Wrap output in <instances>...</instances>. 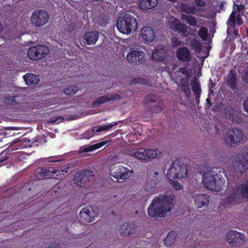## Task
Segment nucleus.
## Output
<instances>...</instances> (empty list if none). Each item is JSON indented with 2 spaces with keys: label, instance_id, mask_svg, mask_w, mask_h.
<instances>
[{
  "label": "nucleus",
  "instance_id": "obj_1",
  "mask_svg": "<svg viewBox=\"0 0 248 248\" xmlns=\"http://www.w3.org/2000/svg\"><path fill=\"white\" fill-rule=\"evenodd\" d=\"M174 198L173 194L168 193L155 197L148 208L149 216L154 218L164 217L171 210Z\"/></svg>",
  "mask_w": 248,
  "mask_h": 248
},
{
  "label": "nucleus",
  "instance_id": "obj_2",
  "mask_svg": "<svg viewBox=\"0 0 248 248\" xmlns=\"http://www.w3.org/2000/svg\"><path fill=\"white\" fill-rule=\"evenodd\" d=\"M116 27L120 32L129 34L136 31L137 28V21L135 17L130 14H126L118 18Z\"/></svg>",
  "mask_w": 248,
  "mask_h": 248
},
{
  "label": "nucleus",
  "instance_id": "obj_3",
  "mask_svg": "<svg viewBox=\"0 0 248 248\" xmlns=\"http://www.w3.org/2000/svg\"><path fill=\"white\" fill-rule=\"evenodd\" d=\"M218 178L217 171L210 170L203 174L202 182L206 188L213 191H219L222 188V185Z\"/></svg>",
  "mask_w": 248,
  "mask_h": 248
},
{
  "label": "nucleus",
  "instance_id": "obj_4",
  "mask_svg": "<svg viewBox=\"0 0 248 248\" xmlns=\"http://www.w3.org/2000/svg\"><path fill=\"white\" fill-rule=\"evenodd\" d=\"M188 169L186 164L179 159L175 160L168 170L167 177L170 179H181L186 177L187 174Z\"/></svg>",
  "mask_w": 248,
  "mask_h": 248
},
{
  "label": "nucleus",
  "instance_id": "obj_5",
  "mask_svg": "<svg viewBox=\"0 0 248 248\" xmlns=\"http://www.w3.org/2000/svg\"><path fill=\"white\" fill-rule=\"evenodd\" d=\"M243 23L242 16L232 11L226 21L227 32L236 38L239 34V27Z\"/></svg>",
  "mask_w": 248,
  "mask_h": 248
},
{
  "label": "nucleus",
  "instance_id": "obj_6",
  "mask_svg": "<svg viewBox=\"0 0 248 248\" xmlns=\"http://www.w3.org/2000/svg\"><path fill=\"white\" fill-rule=\"evenodd\" d=\"M144 107L152 113H157L163 108V104L159 97L154 94H150L145 97Z\"/></svg>",
  "mask_w": 248,
  "mask_h": 248
},
{
  "label": "nucleus",
  "instance_id": "obj_7",
  "mask_svg": "<svg viewBox=\"0 0 248 248\" xmlns=\"http://www.w3.org/2000/svg\"><path fill=\"white\" fill-rule=\"evenodd\" d=\"M47 47L44 45H38L29 48L28 50V56L31 60L38 61L43 59L48 53Z\"/></svg>",
  "mask_w": 248,
  "mask_h": 248
},
{
  "label": "nucleus",
  "instance_id": "obj_8",
  "mask_svg": "<svg viewBox=\"0 0 248 248\" xmlns=\"http://www.w3.org/2000/svg\"><path fill=\"white\" fill-rule=\"evenodd\" d=\"M48 19L49 15L46 11L44 10H37L32 14L31 21L34 26L41 27L48 21Z\"/></svg>",
  "mask_w": 248,
  "mask_h": 248
},
{
  "label": "nucleus",
  "instance_id": "obj_9",
  "mask_svg": "<svg viewBox=\"0 0 248 248\" xmlns=\"http://www.w3.org/2000/svg\"><path fill=\"white\" fill-rule=\"evenodd\" d=\"M243 132L238 128L229 130L224 136L225 143L229 145L236 144L241 141Z\"/></svg>",
  "mask_w": 248,
  "mask_h": 248
},
{
  "label": "nucleus",
  "instance_id": "obj_10",
  "mask_svg": "<svg viewBox=\"0 0 248 248\" xmlns=\"http://www.w3.org/2000/svg\"><path fill=\"white\" fill-rule=\"evenodd\" d=\"M132 172V171L127 168L119 165L116 166L110 170L111 175L117 181L128 179Z\"/></svg>",
  "mask_w": 248,
  "mask_h": 248
},
{
  "label": "nucleus",
  "instance_id": "obj_11",
  "mask_svg": "<svg viewBox=\"0 0 248 248\" xmlns=\"http://www.w3.org/2000/svg\"><path fill=\"white\" fill-rule=\"evenodd\" d=\"M157 155L155 150L140 148L133 154V156L142 161H147L151 158H154Z\"/></svg>",
  "mask_w": 248,
  "mask_h": 248
},
{
  "label": "nucleus",
  "instance_id": "obj_12",
  "mask_svg": "<svg viewBox=\"0 0 248 248\" xmlns=\"http://www.w3.org/2000/svg\"><path fill=\"white\" fill-rule=\"evenodd\" d=\"M146 57V55L143 51L132 48L127 55L126 59L129 62L142 63Z\"/></svg>",
  "mask_w": 248,
  "mask_h": 248
},
{
  "label": "nucleus",
  "instance_id": "obj_13",
  "mask_svg": "<svg viewBox=\"0 0 248 248\" xmlns=\"http://www.w3.org/2000/svg\"><path fill=\"white\" fill-rule=\"evenodd\" d=\"M245 235L236 231L231 230L226 234V240L232 247L238 246L245 241Z\"/></svg>",
  "mask_w": 248,
  "mask_h": 248
},
{
  "label": "nucleus",
  "instance_id": "obj_14",
  "mask_svg": "<svg viewBox=\"0 0 248 248\" xmlns=\"http://www.w3.org/2000/svg\"><path fill=\"white\" fill-rule=\"evenodd\" d=\"M59 170L50 168L47 169L46 168L38 169L35 172V177L39 180L43 179L45 178H51L54 177V174L58 175V172Z\"/></svg>",
  "mask_w": 248,
  "mask_h": 248
},
{
  "label": "nucleus",
  "instance_id": "obj_15",
  "mask_svg": "<svg viewBox=\"0 0 248 248\" xmlns=\"http://www.w3.org/2000/svg\"><path fill=\"white\" fill-rule=\"evenodd\" d=\"M158 173L157 171L155 172L153 176L149 175L147 177L145 185V190L149 194H153L155 192V186L159 182L158 179Z\"/></svg>",
  "mask_w": 248,
  "mask_h": 248
},
{
  "label": "nucleus",
  "instance_id": "obj_16",
  "mask_svg": "<svg viewBox=\"0 0 248 248\" xmlns=\"http://www.w3.org/2000/svg\"><path fill=\"white\" fill-rule=\"evenodd\" d=\"M121 98L120 95L115 93H111L108 95L101 96L92 102V106L94 107H98L107 102L119 100Z\"/></svg>",
  "mask_w": 248,
  "mask_h": 248
},
{
  "label": "nucleus",
  "instance_id": "obj_17",
  "mask_svg": "<svg viewBox=\"0 0 248 248\" xmlns=\"http://www.w3.org/2000/svg\"><path fill=\"white\" fill-rule=\"evenodd\" d=\"M98 38L99 32L98 31H88L83 35L82 42L85 45H94L98 40Z\"/></svg>",
  "mask_w": 248,
  "mask_h": 248
},
{
  "label": "nucleus",
  "instance_id": "obj_18",
  "mask_svg": "<svg viewBox=\"0 0 248 248\" xmlns=\"http://www.w3.org/2000/svg\"><path fill=\"white\" fill-rule=\"evenodd\" d=\"M168 50L166 47H158L152 53V59L156 62H162L167 57Z\"/></svg>",
  "mask_w": 248,
  "mask_h": 248
},
{
  "label": "nucleus",
  "instance_id": "obj_19",
  "mask_svg": "<svg viewBox=\"0 0 248 248\" xmlns=\"http://www.w3.org/2000/svg\"><path fill=\"white\" fill-rule=\"evenodd\" d=\"M91 175L92 172L90 170H80L77 172L73 179V181L77 186H81L83 181H85Z\"/></svg>",
  "mask_w": 248,
  "mask_h": 248
},
{
  "label": "nucleus",
  "instance_id": "obj_20",
  "mask_svg": "<svg viewBox=\"0 0 248 248\" xmlns=\"http://www.w3.org/2000/svg\"><path fill=\"white\" fill-rule=\"evenodd\" d=\"M172 27L178 33H182L185 37L189 35L190 32L188 30L190 28L185 24L182 23L179 20H175L172 22Z\"/></svg>",
  "mask_w": 248,
  "mask_h": 248
},
{
  "label": "nucleus",
  "instance_id": "obj_21",
  "mask_svg": "<svg viewBox=\"0 0 248 248\" xmlns=\"http://www.w3.org/2000/svg\"><path fill=\"white\" fill-rule=\"evenodd\" d=\"M96 216V213L93 211L91 212L88 207L83 208L79 213L80 219L83 221L88 222L94 221Z\"/></svg>",
  "mask_w": 248,
  "mask_h": 248
},
{
  "label": "nucleus",
  "instance_id": "obj_22",
  "mask_svg": "<svg viewBox=\"0 0 248 248\" xmlns=\"http://www.w3.org/2000/svg\"><path fill=\"white\" fill-rule=\"evenodd\" d=\"M141 38L146 42H151L155 39V33L153 29L146 26L140 31Z\"/></svg>",
  "mask_w": 248,
  "mask_h": 248
},
{
  "label": "nucleus",
  "instance_id": "obj_23",
  "mask_svg": "<svg viewBox=\"0 0 248 248\" xmlns=\"http://www.w3.org/2000/svg\"><path fill=\"white\" fill-rule=\"evenodd\" d=\"M209 196L207 194L196 195L194 197L195 205L198 208H201L208 205L209 202Z\"/></svg>",
  "mask_w": 248,
  "mask_h": 248
},
{
  "label": "nucleus",
  "instance_id": "obj_24",
  "mask_svg": "<svg viewBox=\"0 0 248 248\" xmlns=\"http://www.w3.org/2000/svg\"><path fill=\"white\" fill-rule=\"evenodd\" d=\"M176 56L179 61L183 62H189L191 59V54L188 48L182 47L176 51Z\"/></svg>",
  "mask_w": 248,
  "mask_h": 248
},
{
  "label": "nucleus",
  "instance_id": "obj_25",
  "mask_svg": "<svg viewBox=\"0 0 248 248\" xmlns=\"http://www.w3.org/2000/svg\"><path fill=\"white\" fill-rule=\"evenodd\" d=\"M227 85L232 91L235 92L238 90L237 88V78L236 72L230 70L227 76Z\"/></svg>",
  "mask_w": 248,
  "mask_h": 248
},
{
  "label": "nucleus",
  "instance_id": "obj_26",
  "mask_svg": "<svg viewBox=\"0 0 248 248\" xmlns=\"http://www.w3.org/2000/svg\"><path fill=\"white\" fill-rule=\"evenodd\" d=\"M240 196L241 194L239 192V190L234 189L225 198L224 202L226 204H237L239 202Z\"/></svg>",
  "mask_w": 248,
  "mask_h": 248
},
{
  "label": "nucleus",
  "instance_id": "obj_27",
  "mask_svg": "<svg viewBox=\"0 0 248 248\" xmlns=\"http://www.w3.org/2000/svg\"><path fill=\"white\" fill-rule=\"evenodd\" d=\"M136 226L134 223L129 222L123 224L120 229V233L123 236H127L132 234L135 231Z\"/></svg>",
  "mask_w": 248,
  "mask_h": 248
},
{
  "label": "nucleus",
  "instance_id": "obj_28",
  "mask_svg": "<svg viewBox=\"0 0 248 248\" xmlns=\"http://www.w3.org/2000/svg\"><path fill=\"white\" fill-rule=\"evenodd\" d=\"M186 43L195 51L200 52L202 50V44L196 37H188L186 40Z\"/></svg>",
  "mask_w": 248,
  "mask_h": 248
},
{
  "label": "nucleus",
  "instance_id": "obj_29",
  "mask_svg": "<svg viewBox=\"0 0 248 248\" xmlns=\"http://www.w3.org/2000/svg\"><path fill=\"white\" fill-rule=\"evenodd\" d=\"M192 90L195 96L196 102L199 103L201 96V88L199 81L194 78L191 80Z\"/></svg>",
  "mask_w": 248,
  "mask_h": 248
},
{
  "label": "nucleus",
  "instance_id": "obj_30",
  "mask_svg": "<svg viewBox=\"0 0 248 248\" xmlns=\"http://www.w3.org/2000/svg\"><path fill=\"white\" fill-rule=\"evenodd\" d=\"M158 3V0H141L139 6L141 10H147L155 7Z\"/></svg>",
  "mask_w": 248,
  "mask_h": 248
},
{
  "label": "nucleus",
  "instance_id": "obj_31",
  "mask_svg": "<svg viewBox=\"0 0 248 248\" xmlns=\"http://www.w3.org/2000/svg\"><path fill=\"white\" fill-rule=\"evenodd\" d=\"M26 84L28 86L37 84L40 81L38 76L31 73H28L23 76Z\"/></svg>",
  "mask_w": 248,
  "mask_h": 248
},
{
  "label": "nucleus",
  "instance_id": "obj_32",
  "mask_svg": "<svg viewBox=\"0 0 248 248\" xmlns=\"http://www.w3.org/2000/svg\"><path fill=\"white\" fill-rule=\"evenodd\" d=\"M176 233L174 231H170L164 240V243L167 246H171L175 240Z\"/></svg>",
  "mask_w": 248,
  "mask_h": 248
},
{
  "label": "nucleus",
  "instance_id": "obj_33",
  "mask_svg": "<svg viewBox=\"0 0 248 248\" xmlns=\"http://www.w3.org/2000/svg\"><path fill=\"white\" fill-rule=\"evenodd\" d=\"M79 88L77 85H68L63 89V93L67 95H72L77 93Z\"/></svg>",
  "mask_w": 248,
  "mask_h": 248
},
{
  "label": "nucleus",
  "instance_id": "obj_34",
  "mask_svg": "<svg viewBox=\"0 0 248 248\" xmlns=\"http://www.w3.org/2000/svg\"><path fill=\"white\" fill-rule=\"evenodd\" d=\"M9 156V151L7 150H4L0 153V166L8 164Z\"/></svg>",
  "mask_w": 248,
  "mask_h": 248
},
{
  "label": "nucleus",
  "instance_id": "obj_35",
  "mask_svg": "<svg viewBox=\"0 0 248 248\" xmlns=\"http://www.w3.org/2000/svg\"><path fill=\"white\" fill-rule=\"evenodd\" d=\"M182 18L190 26H196L197 24L196 18L191 15H182Z\"/></svg>",
  "mask_w": 248,
  "mask_h": 248
},
{
  "label": "nucleus",
  "instance_id": "obj_36",
  "mask_svg": "<svg viewBox=\"0 0 248 248\" xmlns=\"http://www.w3.org/2000/svg\"><path fill=\"white\" fill-rule=\"evenodd\" d=\"M245 9V5L242 3L236 4L235 2L234 3L232 11L235 12L237 14H239L240 16H242L244 15Z\"/></svg>",
  "mask_w": 248,
  "mask_h": 248
},
{
  "label": "nucleus",
  "instance_id": "obj_37",
  "mask_svg": "<svg viewBox=\"0 0 248 248\" xmlns=\"http://www.w3.org/2000/svg\"><path fill=\"white\" fill-rule=\"evenodd\" d=\"M182 11L188 14H195L197 12V8L195 5L186 4L182 6Z\"/></svg>",
  "mask_w": 248,
  "mask_h": 248
},
{
  "label": "nucleus",
  "instance_id": "obj_38",
  "mask_svg": "<svg viewBox=\"0 0 248 248\" xmlns=\"http://www.w3.org/2000/svg\"><path fill=\"white\" fill-rule=\"evenodd\" d=\"M180 87L181 89L185 93L186 96L188 98H190L191 92L187 82L186 81L184 83L182 82Z\"/></svg>",
  "mask_w": 248,
  "mask_h": 248
},
{
  "label": "nucleus",
  "instance_id": "obj_39",
  "mask_svg": "<svg viewBox=\"0 0 248 248\" xmlns=\"http://www.w3.org/2000/svg\"><path fill=\"white\" fill-rule=\"evenodd\" d=\"M16 96L6 95L3 100V102L7 105L16 106L17 103L15 100Z\"/></svg>",
  "mask_w": 248,
  "mask_h": 248
},
{
  "label": "nucleus",
  "instance_id": "obj_40",
  "mask_svg": "<svg viewBox=\"0 0 248 248\" xmlns=\"http://www.w3.org/2000/svg\"><path fill=\"white\" fill-rule=\"evenodd\" d=\"M118 124L117 122H114L113 124L108 125L102 124L99 126L95 130L97 132H101L103 131H107L111 128L114 125H116Z\"/></svg>",
  "mask_w": 248,
  "mask_h": 248
},
{
  "label": "nucleus",
  "instance_id": "obj_41",
  "mask_svg": "<svg viewBox=\"0 0 248 248\" xmlns=\"http://www.w3.org/2000/svg\"><path fill=\"white\" fill-rule=\"evenodd\" d=\"M198 35L203 40H206L208 35V31L206 28L202 27L198 31Z\"/></svg>",
  "mask_w": 248,
  "mask_h": 248
},
{
  "label": "nucleus",
  "instance_id": "obj_42",
  "mask_svg": "<svg viewBox=\"0 0 248 248\" xmlns=\"http://www.w3.org/2000/svg\"><path fill=\"white\" fill-rule=\"evenodd\" d=\"M240 193L242 197L248 198V182L241 185Z\"/></svg>",
  "mask_w": 248,
  "mask_h": 248
},
{
  "label": "nucleus",
  "instance_id": "obj_43",
  "mask_svg": "<svg viewBox=\"0 0 248 248\" xmlns=\"http://www.w3.org/2000/svg\"><path fill=\"white\" fill-rule=\"evenodd\" d=\"M170 180V184L171 186L175 190L178 191L183 189V186L178 182L174 180H171V179Z\"/></svg>",
  "mask_w": 248,
  "mask_h": 248
},
{
  "label": "nucleus",
  "instance_id": "obj_44",
  "mask_svg": "<svg viewBox=\"0 0 248 248\" xmlns=\"http://www.w3.org/2000/svg\"><path fill=\"white\" fill-rule=\"evenodd\" d=\"M40 137H37L34 138H32V139H28L27 138H25L23 139V141H24L27 144V146L29 145L31 146V144H33V143L37 142L38 141V140H40Z\"/></svg>",
  "mask_w": 248,
  "mask_h": 248
},
{
  "label": "nucleus",
  "instance_id": "obj_45",
  "mask_svg": "<svg viewBox=\"0 0 248 248\" xmlns=\"http://www.w3.org/2000/svg\"><path fill=\"white\" fill-rule=\"evenodd\" d=\"M147 80H145L143 78H135L133 79L131 81V82H130L131 84H136V83L146 84H147Z\"/></svg>",
  "mask_w": 248,
  "mask_h": 248
},
{
  "label": "nucleus",
  "instance_id": "obj_46",
  "mask_svg": "<svg viewBox=\"0 0 248 248\" xmlns=\"http://www.w3.org/2000/svg\"><path fill=\"white\" fill-rule=\"evenodd\" d=\"M110 142H111V140H109V141L106 140V141H103L93 144V145H92L93 150L94 151L95 150L99 149L101 147H103V146L106 145L108 143Z\"/></svg>",
  "mask_w": 248,
  "mask_h": 248
},
{
  "label": "nucleus",
  "instance_id": "obj_47",
  "mask_svg": "<svg viewBox=\"0 0 248 248\" xmlns=\"http://www.w3.org/2000/svg\"><path fill=\"white\" fill-rule=\"evenodd\" d=\"M171 43L173 47L178 46L181 45V41L176 37H173L171 39Z\"/></svg>",
  "mask_w": 248,
  "mask_h": 248
},
{
  "label": "nucleus",
  "instance_id": "obj_48",
  "mask_svg": "<svg viewBox=\"0 0 248 248\" xmlns=\"http://www.w3.org/2000/svg\"><path fill=\"white\" fill-rule=\"evenodd\" d=\"M64 120V118L62 116L56 117L54 119H51L49 120V122L51 124H55L56 123H59Z\"/></svg>",
  "mask_w": 248,
  "mask_h": 248
},
{
  "label": "nucleus",
  "instance_id": "obj_49",
  "mask_svg": "<svg viewBox=\"0 0 248 248\" xmlns=\"http://www.w3.org/2000/svg\"><path fill=\"white\" fill-rule=\"evenodd\" d=\"M195 6L199 7H202L205 6L206 4V0H194Z\"/></svg>",
  "mask_w": 248,
  "mask_h": 248
},
{
  "label": "nucleus",
  "instance_id": "obj_50",
  "mask_svg": "<svg viewBox=\"0 0 248 248\" xmlns=\"http://www.w3.org/2000/svg\"><path fill=\"white\" fill-rule=\"evenodd\" d=\"M18 143L16 147V149H17L18 148H20L22 146L23 143L22 140H19V139H16L12 141V144L11 146H13L14 144Z\"/></svg>",
  "mask_w": 248,
  "mask_h": 248
},
{
  "label": "nucleus",
  "instance_id": "obj_51",
  "mask_svg": "<svg viewBox=\"0 0 248 248\" xmlns=\"http://www.w3.org/2000/svg\"><path fill=\"white\" fill-rule=\"evenodd\" d=\"M80 150L81 153H88L93 151V145L89 146L88 147L83 146L81 148Z\"/></svg>",
  "mask_w": 248,
  "mask_h": 248
},
{
  "label": "nucleus",
  "instance_id": "obj_52",
  "mask_svg": "<svg viewBox=\"0 0 248 248\" xmlns=\"http://www.w3.org/2000/svg\"><path fill=\"white\" fill-rule=\"evenodd\" d=\"M242 80L245 83L248 84V69L242 76Z\"/></svg>",
  "mask_w": 248,
  "mask_h": 248
},
{
  "label": "nucleus",
  "instance_id": "obj_53",
  "mask_svg": "<svg viewBox=\"0 0 248 248\" xmlns=\"http://www.w3.org/2000/svg\"><path fill=\"white\" fill-rule=\"evenodd\" d=\"M178 71L184 75L187 76L188 74V70L186 67H180L178 68Z\"/></svg>",
  "mask_w": 248,
  "mask_h": 248
},
{
  "label": "nucleus",
  "instance_id": "obj_54",
  "mask_svg": "<svg viewBox=\"0 0 248 248\" xmlns=\"http://www.w3.org/2000/svg\"><path fill=\"white\" fill-rule=\"evenodd\" d=\"M61 245L60 243L57 242H54L50 243L47 248H61Z\"/></svg>",
  "mask_w": 248,
  "mask_h": 248
},
{
  "label": "nucleus",
  "instance_id": "obj_55",
  "mask_svg": "<svg viewBox=\"0 0 248 248\" xmlns=\"http://www.w3.org/2000/svg\"><path fill=\"white\" fill-rule=\"evenodd\" d=\"M109 21V18L107 16H105L102 17V18L100 19L101 23L104 24L108 23Z\"/></svg>",
  "mask_w": 248,
  "mask_h": 248
},
{
  "label": "nucleus",
  "instance_id": "obj_56",
  "mask_svg": "<svg viewBox=\"0 0 248 248\" xmlns=\"http://www.w3.org/2000/svg\"><path fill=\"white\" fill-rule=\"evenodd\" d=\"M243 106L244 107V110L248 113V99L244 101Z\"/></svg>",
  "mask_w": 248,
  "mask_h": 248
},
{
  "label": "nucleus",
  "instance_id": "obj_57",
  "mask_svg": "<svg viewBox=\"0 0 248 248\" xmlns=\"http://www.w3.org/2000/svg\"><path fill=\"white\" fill-rule=\"evenodd\" d=\"M219 6V9L220 10H225L224 2H221V3H220Z\"/></svg>",
  "mask_w": 248,
  "mask_h": 248
},
{
  "label": "nucleus",
  "instance_id": "obj_58",
  "mask_svg": "<svg viewBox=\"0 0 248 248\" xmlns=\"http://www.w3.org/2000/svg\"><path fill=\"white\" fill-rule=\"evenodd\" d=\"M56 157H53V156H51V157H49V158H48V162H56V160H53L52 159L53 158H56Z\"/></svg>",
  "mask_w": 248,
  "mask_h": 248
},
{
  "label": "nucleus",
  "instance_id": "obj_59",
  "mask_svg": "<svg viewBox=\"0 0 248 248\" xmlns=\"http://www.w3.org/2000/svg\"><path fill=\"white\" fill-rule=\"evenodd\" d=\"M206 103L209 104L210 105H211V102L209 98H207L206 100Z\"/></svg>",
  "mask_w": 248,
  "mask_h": 248
},
{
  "label": "nucleus",
  "instance_id": "obj_60",
  "mask_svg": "<svg viewBox=\"0 0 248 248\" xmlns=\"http://www.w3.org/2000/svg\"><path fill=\"white\" fill-rule=\"evenodd\" d=\"M5 129H12V130H13V129H14V128L13 127H6L5 128Z\"/></svg>",
  "mask_w": 248,
  "mask_h": 248
},
{
  "label": "nucleus",
  "instance_id": "obj_61",
  "mask_svg": "<svg viewBox=\"0 0 248 248\" xmlns=\"http://www.w3.org/2000/svg\"><path fill=\"white\" fill-rule=\"evenodd\" d=\"M246 33H247V36H248V30H247Z\"/></svg>",
  "mask_w": 248,
  "mask_h": 248
}]
</instances>
